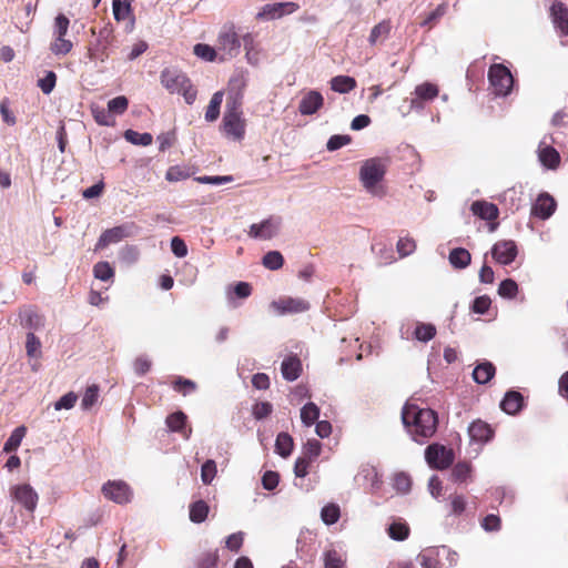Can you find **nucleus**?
Instances as JSON below:
<instances>
[{"instance_id":"f257e3e1","label":"nucleus","mask_w":568,"mask_h":568,"mask_svg":"<svg viewBox=\"0 0 568 568\" xmlns=\"http://www.w3.org/2000/svg\"><path fill=\"white\" fill-rule=\"evenodd\" d=\"M402 419L405 425L413 426L412 432L417 442L432 437L437 429V414L430 408H420L415 404L407 403L404 406Z\"/></svg>"},{"instance_id":"f03ea898","label":"nucleus","mask_w":568,"mask_h":568,"mask_svg":"<svg viewBox=\"0 0 568 568\" xmlns=\"http://www.w3.org/2000/svg\"><path fill=\"white\" fill-rule=\"evenodd\" d=\"M387 161L381 158H372L363 162L359 169V181L363 187L375 197H384L386 189L382 184L386 174Z\"/></svg>"},{"instance_id":"7ed1b4c3","label":"nucleus","mask_w":568,"mask_h":568,"mask_svg":"<svg viewBox=\"0 0 568 568\" xmlns=\"http://www.w3.org/2000/svg\"><path fill=\"white\" fill-rule=\"evenodd\" d=\"M161 83L170 93L182 94L187 104H192L196 99V90L190 79L178 69H164L161 72Z\"/></svg>"},{"instance_id":"20e7f679","label":"nucleus","mask_w":568,"mask_h":568,"mask_svg":"<svg viewBox=\"0 0 568 568\" xmlns=\"http://www.w3.org/2000/svg\"><path fill=\"white\" fill-rule=\"evenodd\" d=\"M246 121L243 116L242 106L225 104L222 119V132L227 139L242 141L245 136Z\"/></svg>"},{"instance_id":"39448f33","label":"nucleus","mask_w":568,"mask_h":568,"mask_svg":"<svg viewBox=\"0 0 568 568\" xmlns=\"http://www.w3.org/2000/svg\"><path fill=\"white\" fill-rule=\"evenodd\" d=\"M216 49L220 62L232 60L239 55L241 50V40L233 26H225L219 32Z\"/></svg>"},{"instance_id":"423d86ee","label":"nucleus","mask_w":568,"mask_h":568,"mask_svg":"<svg viewBox=\"0 0 568 568\" xmlns=\"http://www.w3.org/2000/svg\"><path fill=\"white\" fill-rule=\"evenodd\" d=\"M248 80L250 74L247 70L243 68L234 70L227 83L226 104L242 106Z\"/></svg>"},{"instance_id":"0eeeda50","label":"nucleus","mask_w":568,"mask_h":568,"mask_svg":"<svg viewBox=\"0 0 568 568\" xmlns=\"http://www.w3.org/2000/svg\"><path fill=\"white\" fill-rule=\"evenodd\" d=\"M488 79L496 95L506 97L510 93L514 78L505 65L493 64L488 71Z\"/></svg>"},{"instance_id":"6e6552de","label":"nucleus","mask_w":568,"mask_h":568,"mask_svg":"<svg viewBox=\"0 0 568 568\" xmlns=\"http://www.w3.org/2000/svg\"><path fill=\"white\" fill-rule=\"evenodd\" d=\"M140 232V227L133 223H124L119 226L105 230L99 237L95 250H102L110 244L118 243L125 237L135 236Z\"/></svg>"},{"instance_id":"1a4fd4ad","label":"nucleus","mask_w":568,"mask_h":568,"mask_svg":"<svg viewBox=\"0 0 568 568\" xmlns=\"http://www.w3.org/2000/svg\"><path fill=\"white\" fill-rule=\"evenodd\" d=\"M282 217L271 215L267 219L250 226L248 236L255 240L267 241L275 237L281 230Z\"/></svg>"},{"instance_id":"9d476101","label":"nucleus","mask_w":568,"mask_h":568,"mask_svg":"<svg viewBox=\"0 0 568 568\" xmlns=\"http://www.w3.org/2000/svg\"><path fill=\"white\" fill-rule=\"evenodd\" d=\"M428 465L435 469H446L454 463V452L439 444H432L425 450Z\"/></svg>"},{"instance_id":"9b49d317","label":"nucleus","mask_w":568,"mask_h":568,"mask_svg":"<svg viewBox=\"0 0 568 568\" xmlns=\"http://www.w3.org/2000/svg\"><path fill=\"white\" fill-rule=\"evenodd\" d=\"M101 491L108 500L120 505L130 503L133 496L131 487L123 480H108Z\"/></svg>"},{"instance_id":"f8f14e48","label":"nucleus","mask_w":568,"mask_h":568,"mask_svg":"<svg viewBox=\"0 0 568 568\" xmlns=\"http://www.w3.org/2000/svg\"><path fill=\"white\" fill-rule=\"evenodd\" d=\"M439 93L438 87L430 82H424L415 88V98L410 99L407 112L424 109L426 102L433 101Z\"/></svg>"},{"instance_id":"ddd939ff","label":"nucleus","mask_w":568,"mask_h":568,"mask_svg":"<svg viewBox=\"0 0 568 568\" xmlns=\"http://www.w3.org/2000/svg\"><path fill=\"white\" fill-rule=\"evenodd\" d=\"M298 9L294 2L268 3L261 8L256 13V19L261 21H270L282 18L284 14L293 13Z\"/></svg>"},{"instance_id":"4468645a","label":"nucleus","mask_w":568,"mask_h":568,"mask_svg":"<svg viewBox=\"0 0 568 568\" xmlns=\"http://www.w3.org/2000/svg\"><path fill=\"white\" fill-rule=\"evenodd\" d=\"M242 42L245 51V60L252 67H258L266 54L261 44L256 41L255 36L251 32L242 37Z\"/></svg>"},{"instance_id":"2eb2a0df","label":"nucleus","mask_w":568,"mask_h":568,"mask_svg":"<svg viewBox=\"0 0 568 568\" xmlns=\"http://www.w3.org/2000/svg\"><path fill=\"white\" fill-rule=\"evenodd\" d=\"M517 246L514 241H499L491 248V255L501 265H509L517 256Z\"/></svg>"},{"instance_id":"dca6fc26","label":"nucleus","mask_w":568,"mask_h":568,"mask_svg":"<svg viewBox=\"0 0 568 568\" xmlns=\"http://www.w3.org/2000/svg\"><path fill=\"white\" fill-rule=\"evenodd\" d=\"M11 495L28 511H34L38 504V494L28 484H21L12 487Z\"/></svg>"},{"instance_id":"f3484780","label":"nucleus","mask_w":568,"mask_h":568,"mask_svg":"<svg viewBox=\"0 0 568 568\" xmlns=\"http://www.w3.org/2000/svg\"><path fill=\"white\" fill-rule=\"evenodd\" d=\"M277 314H294L302 313L308 310L310 304L303 298L287 297L278 301H273L270 305Z\"/></svg>"},{"instance_id":"a211bd4d","label":"nucleus","mask_w":568,"mask_h":568,"mask_svg":"<svg viewBox=\"0 0 568 568\" xmlns=\"http://www.w3.org/2000/svg\"><path fill=\"white\" fill-rule=\"evenodd\" d=\"M324 105V98L317 90H310L303 94L298 111L302 115H313Z\"/></svg>"},{"instance_id":"6ab92c4d","label":"nucleus","mask_w":568,"mask_h":568,"mask_svg":"<svg viewBox=\"0 0 568 568\" xmlns=\"http://www.w3.org/2000/svg\"><path fill=\"white\" fill-rule=\"evenodd\" d=\"M538 159L540 163L550 170L558 168L560 163V155L558 151L548 143L547 138H544L538 145Z\"/></svg>"},{"instance_id":"aec40b11","label":"nucleus","mask_w":568,"mask_h":568,"mask_svg":"<svg viewBox=\"0 0 568 568\" xmlns=\"http://www.w3.org/2000/svg\"><path fill=\"white\" fill-rule=\"evenodd\" d=\"M550 16L561 36H568V8L561 1H554L550 7Z\"/></svg>"},{"instance_id":"412c9836","label":"nucleus","mask_w":568,"mask_h":568,"mask_svg":"<svg viewBox=\"0 0 568 568\" xmlns=\"http://www.w3.org/2000/svg\"><path fill=\"white\" fill-rule=\"evenodd\" d=\"M556 210V202L549 194L538 196L532 206V214L541 220L549 219Z\"/></svg>"},{"instance_id":"4be33fe9","label":"nucleus","mask_w":568,"mask_h":568,"mask_svg":"<svg viewBox=\"0 0 568 568\" xmlns=\"http://www.w3.org/2000/svg\"><path fill=\"white\" fill-rule=\"evenodd\" d=\"M468 434L471 440L484 444L489 442L494 436V429L489 424L478 419L470 424Z\"/></svg>"},{"instance_id":"5701e85b","label":"nucleus","mask_w":568,"mask_h":568,"mask_svg":"<svg viewBox=\"0 0 568 568\" xmlns=\"http://www.w3.org/2000/svg\"><path fill=\"white\" fill-rule=\"evenodd\" d=\"M281 372L286 381L297 379L302 373V363L295 355L285 357L281 364Z\"/></svg>"},{"instance_id":"b1692460","label":"nucleus","mask_w":568,"mask_h":568,"mask_svg":"<svg viewBox=\"0 0 568 568\" xmlns=\"http://www.w3.org/2000/svg\"><path fill=\"white\" fill-rule=\"evenodd\" d=\"M392 31V22L388 19H385L374 26L368 36V43L371 45H377L384 43L390 36Z\"/></svg>"},{"instance_id":"393cba45","label":"nucleus","mask_w":568,"mask_h":568,"mask_svg":"<svg viewBox=\"0 0 568 568\" xmlns=\"http://www.w3.org/2000/svg\"><path fill=\"white\" fill-rule=\"evenodd\" d=\"M470 209L475 215L483 220L491 221L498 216V207L486 201H475Z\"/></svg>"},{"instance_id":"a878e982","label":"nucleus","mask_w":568,"mask_h":568,"mask_svg":"<svg viewBox=\"0 0 568 568\" xmlns=\"http://www.w3.org/2000/svg\"><path fill=\"white\" fill-rule=\"evenodd\" d=\"M523 405L524 398L521 393H505V397L500 402V408L509 415L518 413Z\"/></svg>"},{"instance_id":"bb28decb","label":"nucleus","mask_w":568,"mask_h":568,"mask_svg":"<svg viewBox=\"0 0 568 568\" xmlns=\"http://www.w3.org/2000/svg\"><path fill=\"white\" fill-rule=\"evenodd\" d=\"M20 324L23 327L38 329L43 325L42 317L31 307H23L19 312Z\"/></svg>"},{"instance_id":"cd10ccee","label":"nucleus","mask_w":568,"mask_h":568,"mask_svg":"<svg viewBox=\"0 0 568 568\" xmlns=\"http://www.w3.org/2000/svg\"><path fill=\"white\" fill-rule=\"evenodd\" d=\"M448 260L453 267L462 270L470 264L471 255L466 248L457 247L450 251Z\"/></svg>"},{"instance_id":"c85d7f7f","label":"nucleus","mask_w":568,"mask_h":568,"mask_svg":"<svg viewBox=\"0 0 568 568\" xmlns=\"http://www.w3.org/2000/svg\"><path fill=\"white\" fill-rule=\"evenodd\" d=\"M495 375V366L490 362L478 364L473 371L474 381L478 384L488 383Z\"/></svg>"},{"instance_id":"c756f323","label":"nucleus","mask_w":568,"mask_h":568,"mask_svg":"<svg viewBox=\"0 0 568 568\" xmlns=\"http://www.w3.org/2000/svg\"><path fill=\"white\" fill-rule=\"evenodd\" d=\"M210 507L204 500H196L190 505V520L194 524L203 523L209 515Z\"/></svg>"},{"instance_id":"7c9ffc66","label":"nucleus","mask_w":568,"mask_h":568,"mask_svg":"<svg viewBox=\"0 0 568 568\" xmlns=\"http://www.w3.org/2000/svg\"><path fill=\"white\" fill-rule=\"evenodd\" d=\"M294 448V442L292 436L288 433L282 432L277 435L275 440V450L276 453L286 458L288 457Z\"/></svg>"},{"instance_id":"2f4dec72","label":"nucleus","mask_w":568,"mask_h":568,"mask_svg":"<svg viewBox=\"0 0 568 568\" xmlns=\"http://www.w3.org/2000/svg\"><path fill=\"white\" fill-rule=\"evenodd\" d=\"M355 87V79L348 75H337L331 80L332 90L338 93H348Z\"/></svg>"},{"instance_id":"473e14b6","label":"nucleus","mask_w":568,"mask_h":568,"mask_svg":"<svg viewBox=\"0 0 568 568\" xmlns=\"http://www.w3.org/2000/svg\"><path fill=\"white\" fill-rule=\"evenodd\" d=\"M223 95H224L223 91H216L212 95L211 101L205 111V120L207 122H214L215 120H217V118L220 115L221 104L223 101Z\"/></svg>"},{"instance_id":"72a5a7b5","label":"nucleus","mask_w":568,"mask_h":568,"mask_svg":"<svg viewBox=\"0 0 568 568\" xmlns=\"http://www.w3.org/2000/svg\"><path fill=\"white\" fill-rule=\"evenodd\" d=\"M419 564L423 568H440V561L438 560V550L435 548H428L418 555Z\"/></svg>"},{"instance_id":"f704fd0d","label":"nucleus","mask_w":568,"mask_h":568,"mask_svg":"<svg viewBox=\"0 0 568 568\" xmlns=\"http://www.w3.org/2000/svg\"><path fill=\"white\" fill-rule=\"evenodd\" d=\"M27 428L26 426L17 427L7 439L3 446V452L11 453L19 448L23 437L26 436Z\"/></svg>"},{"instance_id":"c9c22d12","label":"nucleus","mask_w":568,"mask_h":568,"mask_svg":"<svg viewBox=\"0 0 568 568\" xmlns=\"http://www.w3.org/2000/svg\"><path fill=\"white\" fill-rule=\"evenodd\" d=\"M193 52L197 58L207 62L219 60V52L216 47L214 48L205 43H197L194 45Z\"/></svg>"},{"instance_id":"e433bc0d","label":"nucleus","mask_w":568,"mask_h":568,"mask_svg":"<svg viewBox=\"0 0 568 568\" xmlns=\"http://www.w3.org/2000/svg\"><path fill=\"white\" fill-rule=\"evenodd\" d=\"M320 416V408L314 403L305 404L301 409V419L305 426H312Z\"/></svg>"},{"instance_id":"4c0bfd02","label":"nucleus","mask_w":568,"mask_h":568,"mask_svg":"<svg viewBox=\"0 0 568 568\" xmlns=\"http://www.w3.org/2000/svg\"><path fill=\"white\" fill-rule=\"evenodd\" d=\"M449 501V515L460 516L465 513L467 507V500L464 495L452 494L448 497Z\"/></svg>"},{"instance_id":"58836bf2","label":"nucleus","mask_w":568,"mask_h":568,"mask_svg":"<svg viewBox=\"0 0 568 568\" xmlns=\"http://www.w3.org/2000/svg\"><path fill=\"white\" fill-rule=\"evenodd\" d=\"M219 555L216 550L202 552L195 560V568H216Z\"/></svg>"},{"instance_id":"ea45409f","label":"nucleus","mask_w":568,"mask_h":568,"mask_svg":"<svg viewBox=\"0 0 568 568\" xmlns=\"http://www.w3.org/2000/svg\"><path fill=\"white\" fill-rule=\"evenodd\" d=\"M26 352L29 358H40L41 356V342L32 332L26 336Z\"/></svg>"},{"instance_id":"a19ab883","label":"nucleus","mask_w":568,"mask_h":568,"mask_svg":"<svg viewBox=\"0 0 568 568\" xmlns=\"http://www.w3.org/2000/svg\"><path fill=\"white\" fill-rule=\"evenodd\" d=\"M73 48V44L65 37H54L50 44V50L55 55H65Z\"/></svg>"},{"instance_id":"79ce46f5","label":"nucleus","mask_w":568,"mask_h":568,"mask_svg":"<svg viewBox=\"0 0 568 568\" xmlns=\"http://www.w3.org/2000/svg\"><path fill=\"white\" fill-rule=\"evenodd\" d=\"M124 138L128 142L142 146H148L153 141V136L150 133H139L134 130H126Z\"/></svg>"},{"instance_id":"37998d69","label":"nucleus","mask_w":568,"mask_h":568,"mask_svg":"<svg viewBox=\"0 0 568 568\" xmlns=\"http://www.w3.org/2000/svg\"><path fill=\"white\" fill-rule=\"evenodd\" d=\"M388 535L394 540H405L409 536V527L406 523L395 521L388 527Z\"/></svg>"},{"instance_id":"c03bdc74","label":"nucleus","mask_w":568,"mask_h":568,"mask_svg":"<svg viewBox=\"0 0 568 568\" xmlns=\"http://www.w3.org/2000/svg\"><path fill=\"white\" fill-rule=\"evenodd\" d=\"M262 263L266 268L276 271L283 266L284 258L278 251H270L263 256Z\"/></svg>"},{"instance_id":"a18cd8bd","label":"nucleus","mask_w":568,"mask_h":568,"mask_svg":"<svg viewBox=\"0 0 568 568\" xmlns=\"http://www.w3.org/2000/svg\"><path fill=\"white\" fill-rule=\"evenodd\" d=\"M436 334V327L433 324L419 323L417 324L414 336L420 342L430 341Z\"/></svg>"},{"instance_id":"49530a36","label":"nucleus","mask_w":568,"mask_h":568,"mask_svg":"<svg viewBox=\"0 0 568 568\" xmlns=\"http://www.w3.org/2000/svg\"><path fill=\"white\" fill-rule=\"evenodd\" d=\"M339 516V507L335 504H328L322 508L321 517L326 525H333L337 523Z\"/></svg>"},{"instance_id":"de8ad7c7","label":"nucleus","mask_w":568,"mask_h":568,"mask_svg":"<svg viewBox=\"0 0 568 568\" xmlns=\"http://www.w3.org/2000/svg\"><path fill=\"white\" fill-rule=\"evenodd\" d=\"M94 277L101 281H110L114 276V270L109 262H99L93 266Z\"/></svg>"},{"instance_id":"09e8293b","label":"nucleus","mask_w":568,"mask_h":568,"mask_svg":"<svg viewBox=\"0 0 568 568\" xmlns=\"http://www.w3.org/2000/svg\"><path fill=\"white\" fill-rule=\"evenodd\" d=\"M518 293V284L511 280L506 278L501 281L498 287V294L504 298H514Z\"/></svg>"},{"instance_id":"8fccbe9b","label":"nucleus","mask_w":568,"mask_h":568,"mask_svg":"<svg viewBox=\"0 0 568 568\" xmlns=\"http://www.w3.org/2000/svg\"><path fill=\"white\" fill-rule=\"evenodd\" d=\"M325 568H345V561L336 550H327L324 554Z\"/></svg>"},{"instance_id":"3c124183","label":"nucleus","mask_w":568,"mask_h":568,"mask_svg":"<svg viewBox=\"0 0 568 568\" xmlns=\"http://www.w3.org/2000/svg\"><path fill=\"white\" fill-rule=\"evenodd\" d=\"M186 423V416L182 412H176L168 416L166 425L173 432H181Z\"/></svg>"},{"instance_id":"603ef678","label":"nucleus","mask_w":568,"mask_h":568,"mask_svg":"<svg viewBox=\"0 0 568 568\" xmlns=\"http://www.w3.org/2000/svg\"><path fill=\"white\" fill-rule=\"evenodd\" d=\"M129 105V100L124 95H119L108 102V109L111 114H123Z\"/></svg>"},{"instance_id":"864d4df0","label":"nucleus","mask_w":568,"mask_h":568,"mask_svg":"<svg viewBox=\"0 0 568 568\" xmlns=\"http://www.w3.org/2000/svg\"><path fill=\"white\" fill-rule=\"evenodd\" d=\"M70 20L64 14L60 13L54 19L53 24V38L54 37H65L69 30Z\"/></svg>"},{"instance_id":"5fc2aeb1","label":"nucleus","mask_w":568,"mask_h":568,"mask_svg":"<svg viewBox=\"0 0 568 568\" xmlns=\"http://www.w3.org/2000/svg\"><path fill=\"white\" fill-rule=\"evenodd\" d=\"M471 473V467L468 463H457L453 470H452V477L455 481H465Z\"/></svg>"},{"instance_id":"6e6d98bb","label":"nucleus","mask_w":568,"mask_h":568,"mask_svg":"<svg viewBox=\"0 0 568 568\" xmlns=\"http://www.w3.org/2000/svg\"><path fill=\"white\" fill-rule=\"evenodd\" d=\"M216 475V464L212 459H207L201 468V479L205 485L212 483Z\"/></svg>"},{"instance_id":"4d7b16f0","label":"nucleus","mask_w":568,"mask_h":568,"mask_svg":"<svg viewBox=\"0 0 568 568\" xmlns=\"http://www.w3.org/2000/svg\"><path fill=\"white\" fill-rule=\"evenodd\" d=\"M92 113H93L94 120L100 125L112 126L115 124V121H114L111 112H109V109L104 110V109H100V108H94V109H92Z\"/></svg>"},{"instance_id":"13d9d810","label":"nucleus","mask_w":568,"mask_h":568,"mask_svg":"<svg viewBox=\"0 0 568 568\" xmlns=\"http://www.w3.org/2000/svg\"><path fill=\"white\" fill-rule=\"evenodd\" d=\"M412 487V479L410 477L405 473H398L394 477V488L400 493L406 494L410 490Z\"/></svg>"},{"instance_id":"bf43d9fd","label":"nucleus","mask_w":568,"mask_h":568,"mask_svg":"<svg viewBox=\"0 0 568 568\" xmlns=\"http://www.w3.org/2000/svg\"><path fill=\"white\" fill-rule=\"evenodd\" d=\"M322 452V445L317 439H308L304 445V456L310 460L316 459Z\"/></svg>"},{"instance_id":"052dcab7","label":"nucleus","mask_w":568,"mask_h":568,"mask_svg":"<svg viewBox=\"0 0 568 568\" xmlns=\"http://www.w3.org/2000/svg\"><path fill=\"white\" fill-rule=\"evenodd\" d=\"M447 3L446 2H443L437 6V8L432 11L427 17L426 19L422 22V26L423 27H432L434 26L443 16L446 14L447 12Z\"/></svg>"},{"instance_id":"680f3d73","label":"nucleus","mask_w":568,"mask_h":568,"mask_svg":"<svg viewBox=\"0 0 568 568\" xmlns=\"http://www.w3.org/2000/svg\"><path fill=\"white\" fill-rule=\"evenodd\" d=\"M416 250V243L412 237H400L397 242V252L402 257L410 255Z\"/></svg>"},{"instance_id":"e2e57ef3","label":"nucleus","mask_w":568,"mask_h":568,"mask_svg":"<svg viewBox=\"0 0 568 568\" xmlns=\"http://www.w3.org/2000/svg\"><path fill=\"white\" fill-rule=\"evenodd\" d=\"M491 304V300L487 295L478 296L474 300L471 311L476 314H486Z\"/></svg>"},{"instance_id":"0e129e2a","label":"nucleus","mask_w":568,"mask_h":568,"mask_svg":"<svg viewBox=\"0 0 568 568\" xmlns=\"http://www.w3.org/2000/svg\"><path fill=\"white\" fill-rule=\"evenodd\" d=\"M280 481V475L276 471L267 470L262 477V485L266 490H273L276 488Z\"/></svg>"},{"instance_id":"69168bd1","label":"nucleus","mask_w":568,"mask_h":568,"mask_svg":"<svg viewBox=\"0 0 568 568\" xmlns=\"http://www.w3.org/2000/svg\"><path fill=\"white\" fill-rule=\"evenodd\" d=\"M500 525H501V521H500L499 516L494 515V514H489V515L485 516L481 520V527L486 531H497L500 529Z\"/></svg>"},{"instance_id":"338daca9","label":"nucleus","mask_w":568,"mask_h":568,"mask_svg":"<svg viewBox=\"0 0 568 568\" xmlns=\"http://www.w3.org/2000/svg\"><path fill=\"white\" fill-rule=\"evenodd\" d=\"M55 73L52 71H49L47 75L39 80L38 85L42 90L44 94H49L52 92L54 85H55Z\"/></svg>"},{"instance_id":"774afa93","label":"nucleus","mask_w":568,"mask_h":568,"mask_svg":"<svg viewBox=\"0 0 568 568\" xmlns=\"http://www.w3.org/2000/svg\"><path fill=\"white\" fill-rule=\"evenodd\" d=\"M351 142V138L348 135H332L327 141L326 148L328 151H336L344 145H347Z\"/></svg>"}]
</instances>
